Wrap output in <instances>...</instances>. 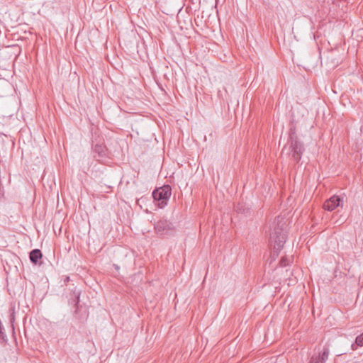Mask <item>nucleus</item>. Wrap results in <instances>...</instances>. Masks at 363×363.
I'll use <instances>...</instances> for the list:
<instances>
[{
  "label": "nucleus",
  "instance_id": "obj_4",
  "mask_svg": "<svg viewBox=\"0 0 363 363\" xmlns=\"http://www.w3.org/2000/svg\"><path fill=\"white\" fill-rule=\"evenodd\" d=\"M329 348L328 345L318 347V352L311 357L310 363H324L328 358Z\"/></svg>",
  "mask_w": 363,
  "mask_h": 363
},
{
  "label": "nucleus",
  "instance_id": "obj_1",
  "mask_svg": "<svg viewBox=\"0 0 363 363\" xmlns=\"http://www.w3.org/2000/svg\"><path fill=\"white\" fill-rule=\"evenodd\" d=\"M288 225L284 218H275L269 238V242L273 247L271 257L275 259L283 248L287 237Z\"/></svg>",
  "mask_w": 363,
  "mask_h": 363
},
{
  "label": "nucleus",
  "instance_id": "obj_11",
  "mask_svg": "<svg viewBox=\"0 0 363 363\" xmlns=\"http://www.w3.org/2000/svg\"><path fill=\"white\" fill-rule=\"evenodd\" d=\"M290 262V260L286 258V257H281L280 262H279V264L281 267H286L287 266Z\"/></svg>",
  "mask_w": 363,
  "mask_h": 363
},
{
  "label": "nucleus",
  "instance_id": "obj_8",
  "mask_svg": "<svg viewBox=\"0 0 363 363\" xmlns=\"http://www.w3.org/2000/svg\"><path fill=\"white\" fill-rule=\"evenodd\" d=\"M94 152H97L99 156L105 155V147L102 145L96 144L94 147Z\"/></svg>",
  "mask_w": 363,
  "mask_h": 363
},
{
  "label": "nucleus",
  "instance_id": "obj_6",
  "mask_svg": "<svg viewBox=\"0 0 363 363\" xmlns=\"http://www.w3.org/2000/svg\"><path fill=\"white\" fill-rule=\"evenodd\" d=\"M343 203L342 198L339 196L334 195L329 199L326 200L323 204L325 210L333 211L338 206H342Z\"/></svg>",
  "mask_w": 363,
  "mask_h": 363
},
{
  "label": "nucleus",
  "instance_id": "obj_9",
  "mask_svg": "<svg viewBox=\"0 0 363 363\" xmlns=\"http://www.w3.org/2000/svg\"><path fill=\"white\" fill-rule=\"evenodd\" d=\"M15 313H16L15 312V306L13 305H11V306L9 308V319L12 325L15 321Z\"/></svg>",
  "mask_w": 363,
  "mask_h": 363
},
{
  "label": "nucleus",
  "instance_id": "obj_14",
  "mask_svg": "<svg viewBox=\"0 0 363 363\" xmlns=\"http://www.w3.org/2000/svg\"><path fill=\"white\" fill-rule=\"evenodd\" d=\"M69 281V277H67L65 279V282H68Z\"/></svg>",
  "mask_w": 363,
  "mask_h": 363
},
{
  "label": "nucleus",
  "instance_id": "obj_2",
  "mask_svg": "<svg viewBox=\"0 0 363 363\" xmlns=\"http://www.w3.org/2000/svg\"><path fill=\"white\" fill-rule=\"evenodd\" d=\"M290 151L294 161L298 162L305 151L304 145L296 135L295 129H290L289 134Z\"/></svg>",
  "mask_w": 363,
  "mask_h": 363
},
{
  "label": "nucleus",
  "instance_id": "obj_10",
  "mask_svg": "<svg viewBox=\"0 0 363 363\" xmlns=\"http://www.w3.org/2000/svg\"><path fill=\"white\" fill-rule=\"evenodd\" d=\"M74 298L73 299L72 302L74 303V306L76 307V311H77V308H78L79 303L80 292L79 291H77V292L74 291Z\"/></svg>",
  "mask_w": 363,
  "mask_h": 363
},
{
  "label": "nucleus",
  "instance_id": "obj_3",
  "mask_svg": "<svg viewBox=\"0 0 363 363\" xmlns=\"http://www.w3.org/2000/svg\"><path fill=\"white\" fill-rule=\"evenodd\" d=\"M171 194L172 188L167 184L155 189L152 192V197L157 206L162 208L167 205Z\"/></svg>",
  "mask_w": 363,
  "mask_h": 363
},
{
  "label": "nucleus",
  "instance_id": "obj_13",
  "mask_svg": "<svg viewBox=\"0 0 363 363\" xmlns=\"http://www.w3.org/2000/svg\"><path fill=\"white\" fill-rule=\"evenodd\" d=\"M357 340V341H359V340H363V333L359 334V335H357L356 337H355V340Z\"/></svg>",
  "mask_w": 363,
  "mask_h": 363
},
{
  "label": "nucleus",
  "instance_id": "obj_7",
  "mask_svg": "<svg viewBox=\"0 0 363 363\" xmlns=\"http://www.w3.org/2000/svg\"><path fill=\"white\" fill-rule=\"evenodd\" d=\"M42 257L43 254L39 249H34L29 254L30 260L34 264H37Z\"/></svg>",
  "mask_w": 363,
  "mask_h": 363
},
{
  "label": "nucleus",
  "instance_id": "obj_12",
  "mask_svg": "<svg viewBox=\"0 0 363 363\" xmlns=\"http://www.w3.org/2000/svg\"><path fill=\"white\" fill-rule=\"evenodd\" d=\"M363 346V341L361 342H354L351 345V348L352 350H355L357 349L358 347H362Z\"/></svg>",
  "mask_w": 363,
  "mask_h": 363
},
{
  "label": "nucleus",
  "instance_id": "obj_5",
  "mask_svg": "<svg viewBox=\"0 0 363 363\" xmlns=\"http://www.w3.org/2000/svg\"><path fill=\"white\" fill-rule=\"evenodd\" d=\"M155 229L159 235H167L173 229V225L167 220H160L155 225Z\"/></svg>",
  "mask_w": 363,
  "mask_h": 363
}]
</instances>
